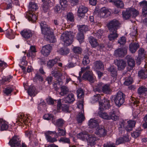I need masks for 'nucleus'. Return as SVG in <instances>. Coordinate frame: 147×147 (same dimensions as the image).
Returning <instances> with one entry per match:
<instances>
[{"mask_svg": "<svg viewBox=\"0 0 147 147\" xmlns=\"http://www.w3.org/2000/svg\"><path fill=\"white\" fill-rule=\"evenodd\" d=\"M119 22L115 19L111 21L108 23L107 27L110 32L108 38L109 40L114 41L118 37L117 30L119 27Z\"/></svg>", "mask_w": 147, "mask_h": 147, "instance_id": "f257e3e1", "label": "nucleus"}, {"mask_svg": "<svg viewBox=\"0 0 147 147\" xmlns=\"http://www.w3.org/2000/svg\"><path fill=\"white\" fill-rule=\"evenodd\" d=\"M42 32L45 35L46 40L51 43H54L56 39L54 35L53 30L44 22L40 23Z\"/></svg>", "mask_w": 147, "mask_h": 147, "instance_id": "f03ea898", "label": "nucleus"}, {"mask_svg": "<svg viewBox=\"0 0 147 147\" xmlns=\"http://www.w3.org/2000/svg\"><path fill=\"white\" fill-rule=\"evenodd\" d=\"M139 14V11L133 7H130L123 11L122 14L123 18L125 20H127L131 18H135Z\"/></svg>", "mask_w": 147, "mask_h": 147, "instance_id": "7ed1b4c3", "label": "nucleus"}, {"mask_svg": "<svg viewBox=\"0 0 147 147\" xmlns=\"http://www.w3.org/2000/svg\"><path fill=\"white\" fill-rule=\"evenodd\" d=\"M60 39L64 42V45L68 46L71 44L73 41L74 36L70 32L65 31L61 35Z\"/></svg>", "mask_w": 147, "mask_h": 147, "instance_id": "20e7f679", "label": "nucleus"}, {"mask_svg": "<svg viewBox=\"0 0 147 147\" xmlns=\"http://www.w3.org/2000/svg\"><path fill=\"white\" fill-rule=\"evenodd\" d=\"M125 95L122 92L119 91L114 98V101L117 106H120L124 102Z\"/></svg>", "mask_w": 147, "mask_h": 147, "instance_id": "39448f33", "label": "nucleus"}, {"mask_svg": "<svg viewBox=\"0 0 147 147\" xmlns=\"http://www.w3.org/2000/svg\"><path fill=\"white\" fill-rule=\"evenodd\" d=\"M107 131L104 126L100 125L97 127L94 133L100 137H104L107 135Z\"/></svg>", "mask_w": 147, "mask_h": 147, "instance_id": "423d86ee", "label": "nucleus"}, {"mask_svg": "<svg viewBox=\"0 0 147 147\" xmlns=\"http://www.w3.org/2000/svg\"><path fill=\"white\" fill-rule=\"evenodd\" d=\"M115 63L117 66L118 69L120 71L123 70L127 66L126 61L123 59H116Z\"/></svg>", "mask_w": 147, "mask_h": 147, "instance_id": "0eeeda50", "label": "nucleus"}, {"mask_svg": "<svg viewBox=\"0 0 147 147\" xmlns=\"http://www.w3.org/2000/svg\"><path fill=\"white\" fill-rule=\"evenodd\" d=\"M82 78L84 80H87L91 83L94 82V77L92 71L88 70L83 74Z\"/></svg>", "mask_w": 147, "mask_h": 147, "instance_id": "6e6552de", "label": "nucleus"}, {"mask_svg": "<svg viewBox=\"0 0 147 147\" xmlns=\"http://www.w3.org/2000/svg\"><path fill=\"white\" fill-rule=\"evenodd\" d=\"M57 109L58 111L61 109V107L62 111L65 113H68L69 112V106L66 104H61V100H59L57 101Z\"/></svg>", "mask_w": 147, "mask_h": 147, "instance_id": "1a4fd4ad", "label": "nucleus"}, {"mask_svg": "<svg viewBox=\"0 0 147 147\" xmlns=\"http://www.w3.org/2000/svg\"><path fill=\"white\" fill-rule=\"evenodd\" d=\"M99 103L100 105L99 109L105 110L109 109L110 107V101L107 99L104 98L102 100L101 104Z\"/></svg>", "mask_w": 147, "mask_h": 147, "instance_id": "9d476101", "label": "nucleus"}, {"mask_svg": "<svg viewBox=\"0 0 147 147\" xmlns=\"http://www.w3.org/2000/svg\"><path fill=\"white\" fill-rule=\"evenodd\" d=\"M97 137L94 134H89L88 138H87V141L88 144L91 146L95 145L96 143Z\"/></svg>", "mask_w": 147, "mask_h": 147, "instance_id": "9b49d317", "label": "nucleus"}, {"mask_svg": "<svg viewBox=\"0 0 147 147\" xmlns=\"http://www.w3.org/2000/svg\"><path fill=\"white\" fill-rule=\"evenodd\" d=\"M9 144L11 147H21L20 141H19L18 138L13 137L11 139L9 142Z\"/></svg>", "mask_w": 147, "mask_h": 147, "instance_id": "f8f14e48", "label": "nucleus"}, {"mask_svg": "<svg viewBox=\"0 0 147 147\" xmlns=\"http://www.w3.org/2000/svg\"><path fill=\"white\" fill-rule=\"evenodd\" d=\"M139 5L142 9V14L144 17L147 16V1L143 0L140 2Z\"/></svg>", "mask_w": 147, "mask_h": 147, "instance_id": "ddd939ff", "label": "nucleus"}, {"mask_svg": "<svg viewBox=\"0 0 147 147\" xmlns=\"http://www.w3.org/2000/svg\"><path fill=\"white\" fill-rule=\"evenodd\" d=\"M88 11V8L84 6H80L78 11V16L79 17H83L85 16V13Z\"/></svg>", "mask_w": 147, "mask_h": 147, "instance_id": "4468645a", "label": "nucleus"}, {"mask_svg": "<svg viewBox=\"0 0 147 147\" xmlns=\"http://www.w3.org/2000/svg\"><path fill=\"white\" fill-rule=\"evenodd\" d=\"M51 47L49 45H46L43 47L41 50V53L44 55H48L51 52Z\"/></svg>", "mask_w": 147, "mask_h": 147, "instance_id": "2eb2a0df", "label": "nucleus"}, {"mask_svg": "<svg viewBox=\"0 0 147 147\" xmlns=\"http://www.w3.org/2000/svg\"><path fill=\"white\" fill-rule=\"evenodd\" d=\"M127 125L125 129L127 131H130L133 130V128L135 126L136 121H135L130 120L127 121Z\"/></svg>", "mask_w": 147, "mask_h": 147, "instance_id": "dca6fc26", "label": "nucleus"}, {"mask_svg": "<svg viewBox=\"0 0 147 147\" xmlns=\"http://www.w3.org/2000/svg\"><path fill=\"white\" fill-rule=\"evenodd\" d=\"M22 36L26 39H28L32 36V33L30 30L24 29L20 32Z\"/></svg>", "mask_w": 147, "mask_h": 147, "instance_id": "f3484780", "label": "nucleus"}, {"mask_svg": "<svg viewBox=\"0 0 147 147\" xmlns=\"http://www.w3.org/2000/svg\"><path fill=\"white\" fill-rule=\"evenodd\" d=\"M26 17L33 23L36 22L37 20V16L36 14H34L33 12L32 13L30 12H27L26 14Z\"/></svg>", "mask_w": 147, "mask_h": 147, "instance_id": "a211bd4d", "label": "nucleus"}, {"mask_svg": "<svg viewBox=\"0 0 147 147\" xmlns=\"http://www.w3.org/2000/svg\"><path fill=\"white\" fill-rule=\"evenodd\" d=\"M75 100L74 94L72 93L69 94L64 98V101L66 103L71 104Z\"/></svg>", "mask_w": 147, "mask_h": 147, "instance_id": "6ab92c4d", "label": "nucleus"}, {"mask_svg": "<svg viewBox=\"0 0 147 147\" xmlns=\"http://www.w3.org/2000/svg\"><path fill=\"white\" fill-rule=\"evenodd\" d=\"M88 39L89 42L92 47L96 48L99 45L97 40L93 36H90Z\"/></svg>", "mask_w": 147, "mask_h": 147, "instance_id": "aec40b11", "label": "nucleus"}, {"mask_svg": "<svg viewBox=\"0 0 147 147\" xmlns=\"http://www.w3.org/2000/svg\"><path fill=\"white\" fill-rule=\"evenodd\" d=\"M88 125L91 128H94L98 127L99 125V122L97 119H91L89 121Z\"/></svg>", "mask_w": 147, "mask_h": 147, "instance_id": "412c9836", "label": "nucleus"}, {"mask_svg": "<svg viewBox=\"0 0 147 147\" xmlns=\"http://www.w3.org/2000/svg\"><path fill=\"white\" fill-rule=\"evenodd\" d=\"M51 4V1L48 0L42 4V9L44 12H46L49 10Z\"/></svg>", "mask_w": 147, "mask_h": 147, "instance_id": "4be33fe9", "label": "nucleus"}, {"mask_svg": "<svg viewBox=\"0 0 147 147\" xmlns=\"http://www.w3.org/2000/svg\"><path fill=\"white\" fill-rule=\"evenodd\" d=\"M129 140L128 135L121 137L118 138L116 141V144L119 145L123 143L128 142Z\"/></svg>", "mask_w": 147, "mask_h": 147, "instance_id": "5701e85b", "label": "nucleus"}, {"mask_svg": "<svg viewBox=\"0 0 147 147\" xmlns=\"http://www.w3.org/2000/svg\"><path fill=\"white\" fill-rule=\"evenodd\" d=\"M32 131H25L26 135L28 137H29V138H30L31 141H33V142L34 143L35 145H36V134H32Z\"/></svg>", "mask_w": 147, "mask_h": 147, "instance_id": "b1692460", "label": "nucleus"}, {"mask_svg": "<svg viewBox=\"0 0 147 147\" xmlns=\"http://www.w3.org/2000/svg\"><path fill=\"white\" fill-rule=\"evenodd\" d=\"M28 119V117L24 116L22 115H20L17 119V121H19L21 124H24L26 125L27 124Z\"/></svg>", "mask_w": 147, "mask_h": 147, "instance_id": "393cba45", "label": "nucleus"}, {"mask_svg": "<svg viewBox=\"0 0 147 147\" xmlns=\"http://www.w3.org/2000/svg\"><path fill=\"white\" fill-rule=\"evenodd\" d=\"M139 47L140 45L138 43L136 42H132L129 45L130 51L131 53H134Z\"/></svg>", "mask_w": 147, "mask_h": 147, "instance_id": "a878e982", "label": "nucleus"}, {"mask_svg": "<svg viewBox=\"0 0 147 147\" xmlns=\"http://www.w3.org/2000/svg\"><path fill=\"white\" fill-rule=\"evenodd\" d=\"M108 71L110 72L111 76L113 77L117 76V71L116 67L114 66H111L107 69Z\"/></svg>", "mask_w": 147, "mask_h": 147, "instance_id": "bb28decb", "label": "nucleus"}, {"mask_svg": "<svg viewBox=\"0 0 147 147\" xmlns=\"http://www.w3.org/2000/svg\"><path fill=\"white\" fill-rule=\"evenodd\" d=\"M8 127V124L5 121L0 119V130L1 131L7 130Z\"/></svg>", "mask_w": 147, "mask_h": 147, "instance_id": "cd10ccee", "label": "nucleus"}, {"mask_svg": "<svg viewBox=\"0 0 147 147\" xmlns=\"http://www.w3.org/2000/svg\"><path fill=\"white\" fill-rule=\"evenodd\" d=\"M127 53V50L125 48H118L115 50V55H125Z\"/></svg>", "mask_w": 147, "mask_h": 147, "instance_id": "c85d7f7f", "label": "nucleus"}, {"mask_svg": "<svg viewBox=\"0 0 147 147\" xmlns=\"http://www.w3.org/2000/svg\"><path fill=\"white\" fill-rule=\"evenodd\" d=\"M89 134L88 132L83 131L78 134L77 137L78 138L83 140H87V138H88Z\"/></svg>", "mask_w": 147, "mask_h": 147, "instance_id": "c756f323", "label": "nucleus"}, {"mask_svg": "<svg viewBox=\"0 0 147 147\" xmlns=\"http://www.w3.org/2000/svg\"><path fill=\"white\" fill-rule=\"evenodd\" d=\"M51 74L53 76H54L55 78H57L56 79L59 82H61V80L60 78V76H61V72L59 70H53V71L51 72Z\"/></svg>", "mask_w": 147, "mask_h": 147, "instance_id": "7c9ffc66", "label": "nucleus"}, {"mask_svg": "<svg viewBox=\"0 0 147 147\" xmlns=\"http://www.w3.org/2000/svg\"><path fill=\"white\" fill-rule=\"evenodd\" d=\"M103 110L102 109H99V111H98V115L101 117L102 119L107 120H109V115L106 112L103 111Z\"/></svg>", "mask_w": 147, "mask_h": 147, "instance_id": "2f4dec72", "label": "nucleus"}, {"mask_svg": "<svg viewBox=\"0 0 147 147\" xmlns=\"http://www.w3.org/2000/svg\"><path fill=\"white\" fill-rule=\"evenodd\" d=\"M94 66L95 69H100L104 67V65L102 61H97L94 63Z\"/></svg>", "mask_w": 147, "mask_h": 147, "instance_id": "473e14b6", "label": "nucleus"}, {"mask_svg": "<svg viewBox=\"0 0 147 147\" xmlns=\"http://www.w3.org/2000/svg\"><path fill=\"white\" fill-rule=\"evenodd\" d=\"M138 76L142 79L147 78V70H141L138 72Z\"/></svg>", "mask_w": 147, "mask_h": 147, "instance_id": "72a5a7b5", "label": "nucleus"}, {"mask_svg": "<svg viewBox=\"0 0 147 147\" xmlns=\"http://www.w3.org/2000/svg\"><path fill=\"white\" fill-rule=\"evenodd\" d=\"M76 38L79 41L80 44L84 42V33L79 32L76 36Z\"/></svg>", "mask_w": 147, "mask_h": 147, "instance_id": "f704fd0d", "label": "nucleus"}, {"mask_svg": "<svg viewBox=\"0 0 147 147\" xmlns=\"http://www.w3.org/2000/svg\"><path fill=\"white\" fill-rule=\"evenodd\" d=\"M61 92L59 94L61 96H64L66 94L69 92L68 88L65 86H62L60 87Z\"/></svg>", "mask_w": 147, "mask_h": 147, "instance_id": "c9c22d12", "label": "nucleus"}, {"mask_svg": "<svg viewBox=\"0 0 147 147\" xmlns=\"http://www.w3.org/2000/svg\"><path fill=\"white\" fill-rule=\"evenodd\" d=\"M115 113L116 111L113 110L110 112L109 114V120L112 119L116 121L118 119L119 117L115 115Z\"/></svg>", "mask_w": 147, "mask_h": 147, "instance_id": "e433bc0d", "label": "nucleus"}, {"mask_svg": "<svg viewBox=\"0 0 147 147\" xmlns=\"http://www.w3.org/2000/svg\"><path fill=\"white\" fill-rule=\"evenodd\" d=\"M102 90L104 93L106 94H109L112 91L110 85L108 84H106L102 86Z\"/></svg>", "mask_w": 147, "mask_h": 147, "instance_id": "4c0bfd02", "label": "nucleus"}, {"mask_svg": "<svg viewBox=\"0 0 147 147\" xmlns=\"http://www.w3.org/2000/svg\"><path fill=\"white\" fill-rule=\"evenodd\" d=\"M76 93L78 98L81 99V100H83V98L84 95V92L83 90L81 88H80L77 90Z\"/></svg>", "mask_w": 147, "mask_h": 147, "instance_id": "58836bf2", "label": "nucleus"}, {"mask_svg": "<svg viewBox=\"0 0 147 147\" xmlns=\"http://www.w3.org/2000/svg\"><path fill=\"white\" fill-rule=\"evenodd\" d=\"M70 50L67 48H61L57 51V52L59 54L62 55H66L69 52Z\"/></svg>", "mask_w": 147, "mask_h": 147, "instance_id": "ea45409f", "label": "nucleus"}, {"mask_svg": "<svg viewBox=\"0 0 147 147\" xmlns=\"http://www.w3.org/2000/svg\"><path fill=\"white\" fill-rule=\"evenodd\" d=\"M36 88L33 85L31 86L28 90V94L30 96H35Z\"/></svg>", "mask_w": 147, "mask_h": 147, "instance_id": "a19ab883", "label": "nucleus"}, {"mask_svg": "<svg viewBox=\"0 0 147 147\" xmlns=\"http://www.w3.org/2000/svg\"><path fill=\"white\" fill-rule=\"evenodd\" d=\"M125 124V123L123 120L120 121L119 122V130L121 134H124L125 131V130H124Z\"/></svg>", "mask_w": 147, "mask_h": 147, "instance_id": "79ce46f5", "label": "nucleus"}, {"mask_svg": "<svg viewBox=\"0 0 147 147\" xmlns=\"http://www.w3.org/2000/svg\"><path fill=\"white\" fill-rule=\"evenodd\" d=\"M127 62L128 65L132 68L134 67L135 66V61L134 59L131 58L129 57L128 58Z\"/></svg>", "mask_w": 147, "mask_h": 147, "instance_id": "37998d69", "label": "nucleus"}, {"mask_svg": "<svg viewBox=\"0 0 147 147\" xmlns=\"http://www.w3.org/2000/svg\"><path fill=\"white\" fill-rule=\"evenodd\" d=\"M85 119V117L82 113H79L77 118V120L78 123H82Z\"/></svg>", "mask_w": 147, "mask_h": 147, "instance_id": "c03bdc74", "label": "nucleus"}, {"mask_svg": "<svg viewBox=\"0 0 147 147\" xmlns=\"http://www.w3.org/2000/svg\"><path fill=\"white\" fill-rule=\"evenodd\" d=\"M73 51L75 54L81 55L82 50L81 48L79 47H74L72 49Z\"/></svg>", "mask_w": 147, "mask_h": 147, "instance_id": "a18cd8bd", "label": "nucleus"}, {"mask_svg": "<svg viewBox=\"0 0 147 147\" xmlns=\"http://www.w3.org/2000/svg\"><path fill=\"white\" fill-rule=\"evenodd\" d=\"M133 82L132 78L130 76L128 77H126L125 78V81L124 83V84L125 85L128 86L131 84Z\"/></svg>", "mask_w": 147, "mask_h": 147, "instance_id": "49530a36", "label": "nucleus"}, {"mask_svg": "<svg viewBox=\"0 0 147 147\" xmlns=\"http://www.w3.org/2000/svg\"><path fill=\"white\" fill-rule=\"evenodd\" d=\"M13 90L12 88L7 87L4 89L3 92L6 96H9L11 95V93Z\"/></svg>", "mask_w": 147, "mask_h": 147, "instance_id": "de8ad7c7", "label": "nucleus"}, {"mask_svg": "<svg viewBox=\"0 0 147 147\" xmlns=\"http://www.w3.org/2000/svg\"><path fill=\"white\" fill-rule=\"evenodd\" d=\"M147 91V88L144 86L140 87L138 89V92L139 95H141Z\"/></svg>", "mask_w": 147, "mask_h": 147, "instance_id": "09e8293b", "label": "nucleus"}, {"mask_svg": "<svg viewBox=\"0 0 147 147\" xmlns=\"http://www.w3.org/2000/svg\"><path fill=\"white\" fill-rule=\"evenodd\" d=\"M29 7L30 10L33 12L36 10L37 6L35 3L31 2L29 3Z\"/></svg>", "mask_w": 147, "mask_h": 147, "instance_id": "8fccbe9b", "label": "nucleus"}, {"mask_svg": "<svg viewBox=\"0 0 147 147\" xmlns=\"http://www.w3.org/2000/svg\"><path fill=\"white\" fill-rule=\"evenodd\" d=\"M78 26L79 28L78 30L79 32L84 33V32H85L86 31L88 30V28L86 26L84 25H79Z\"/></svg>", "mask_w": 147, "mask_h": 147, "instance_id": "3c124183", "label": "nucleus"}, {"mask_svg": "<svg viewBox=\"0 0 147 147\" xmlns=\"http://www.w3.org/2000/svg\"><path fill=\"white\" fill-rule=\"evenodd\" d=\"M57 60L56 59L49 60L47 63V65L49 67L51 68L56 63Z\"/></svg>", "mask_w": 147, "mask_h": 147, "instance_id": "603ef678", "label": "nucleus"}, {"mask_svg": "<svg viewBox=\"0 0 147 147\" xmlns=\"http://www.w3.org/2000/svg\"><path fill=\"white\" fill-rule=\"evenodd\" d=\"M64 124V121L62 119H57L56 121V125L58 127H61Z\"/></svg>", "mask_w": 147, "mask_h": 147, "instance_id": "864d4df0", "label": "nucleus"}, {"mask_svg": "<svg viewBox=\"0 0 147 147\" xmlns=\"http://www.w3.org/2000/svg\"><path fill=\"white\" fill-rule=\"evenodd\" d=\"M47 103L49 105H53L57 102V100L53 99L50 97H49L46 99Z\"/></svg>", "mask_w": 147, "mask_h": 147, "instance_id": "5fc2aeb1", "label": "nucleus"}, {"mask_svg": "<svg viewBox=\"0 0 147 147\" xmlns=\"http://www.w3.org/2000/svg\"><path fill=\"white\" fill-rule=\"evenodd\" d=\"M36 52V50L35 46H31L29 52L27 54V55H30L31 54H32L33 53H35Z\"/></svg>", "mask_w": 147, "mask_h": 147, "instance_id": "6e6d98bb", "label": "nucleus"}, {"mask_svg": "<svg viewBox=\"0 0 147 147\" xmlns=\"http://www.w3.org/2000/svg\"><path fill=\"white\" fill-rule=\"evenodd\" d=\"M58 132L57 133V136H64L66 134V131L65 130L63 129L60 128L59 127H58L57 129Z\"/></svg>", "mask_w": 147, "mask_h": 147, "instance_id": "4d7b16f0", "label": "nucleus"}, {"mask_svg": "<svg viewBox=\"0 0 147 147\" xmlns=\"http://www.w3.org/2000/svg\"><path fill=\"white\" fill-rule=\"evenodd\" d=\"M43 118L44 119L47 120H49L51 119L53 120L54 117L52 114H45L44 115Z\"/></svg>", "mask_w": 147, "mask_h": 147, "instance_id": "13d9d810", "label": "nucleus"}, {"mask_svg": "<svg viewBox=\"0 0 147 147\" xmlns=\"http://www.w3.org/2000/svg\"><path fill=\"white\" fill-rule=\"evenodd\" d=\"M90 60L88 56H84L83 59L82 63L84 65H86L89 64Z\"/></svg>", "mask_w": 147, "mask_h": 147, "instance_id": "bf43d9fd", "label": "nucleus"}, {"mask_svg": "<svg viewBox=\"0 0 147 147\" xmlns=\"http://www.w3.org/2000/svg\"><path fill=\"white\" fill-rule=\"evenodd\" d=\"M67 18L68 20L71 22H73L74 21V15L72 13H68L67 15Z\"/></svg>", "mask_w": 147, "mask_h": 147, "instance_id": "052dcab7", "label": "nucleus"}, {"mask_svg": "<svg viewBox=\"0 0 147 147\" xmlns=\"http://www.w3.org/2000/svg\"><path fill=\"white\" fill-rule=\"evenodd\" d=\"M141 134V131L140 130H136L134 131L133 133L131 134L132 136L136 138L138 137Z\"/></svg>", "mask_w": 147, "mask_h": 147, "instance_id": "680f3d73", "label": "nucleus"}, {"mask_svg": "<svg viewBox=\"0 0 147 147\" xmlns=\"http://www.w3.org/2000/svg\"><path fill=\"white\" fill-rule=\"evenodd\" d=\"M101 9L102 12H104L105 14H106L107 16L109 17L110 15L111 12L107 8L104 7L101 8Z\"/></svg>", "mask_w": 147, "mask_h": 147, "instance_id": "e2e57ef3", "label": "nucleus"}, {"mask_svg": "<svg viewBox=\"0 0 147 147\" xmlns=\"http://www.w3.org/2000/svg\"><path fill=\"white\" fill-rule=\"evenodd\" d=\"M144 56H138V57H137L136 59L137 63L138 65H140L141 63V62L144 59Z\"/></svg>", "mask_w": 147, "mask_h": 147, "instance_id": "0e129e2a", "label": "nucleus"}, {"mask_svg": "<svg viewBox=\"0 0 147 147\" xmlns=\"http://www.w3.org/2000/svg\"><path fill=\"white\" fill-rule=\"evenodd\" d=\"M59 141L68 144H70V141L69 138L66 137H61L59 140Z\"/></svg>", "mask_w": 147, "mask_h": 147, "instance_id": "69168bd1", "label": "nucleus"}, {"mask_svg": "<svg viewBox=\"0 0 147 147\" xmlns=\"http://www.w3.org/2000/svg\"><path fill=\"white\" fill-rule=\"evenodd\" d=\"M115 5L117 7L121 8H123L124 4L123 2L118 0L115 4Z\"/></svg>", "mask_w": 147, "mask_h": 147, "instance_id": "338daca9", "label": "nucleus"}, {"mask_svg": "<svg viewBox=\"0 0 147 147\" xmlns=\"http://www.w3.org/2000/svg\"><path fill=\"white\" fill-rule=\"evenodd\" d=\"M6 36L10 39H13L14 38L15 36L11 32H7L6 35Z\"/></svg>", "mask_w": 147, "mask_h": 147, "instance_id": "774afa93", "label": "nucleus"}]
</instances>
